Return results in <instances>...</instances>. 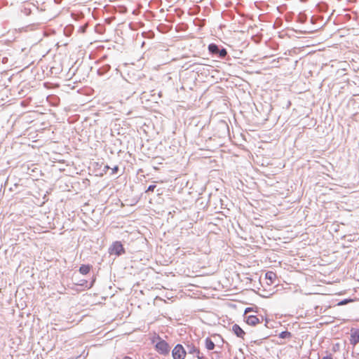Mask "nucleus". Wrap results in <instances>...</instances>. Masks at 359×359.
I'll use <instances>...</instances> for the list:
<instances>
[{
    "label": "nucleus",
    "instance_id": "1",
    "mask_svg": "<svg viewBox=\"0 0 359 359\" xmlns=\"http://www.w3.org/2000/svg\"><path fill=\"white\" fill-rule=\"evenodd\" d=\"M151 344H155V350L162 355H167L170 353V346L158 334H154L151 339Z\"/></svg>",
    "mask_w": 359,
    "mask_h": 359
},
{
    "label": "nucleus",
    "instance_id": "2",
    "mask_svg": "<svg viewBox=\"0 0 359 359\" xmlns=\"http://www.w3.org/2000/svg\"><path fill=\"white\" fill-rule=\"evenodd\" d=\"M15 50L12 48H1V63L13 66L15 63Z\"/></svg>",
    "mask_w": 359,
    "mask_h": 359
},
{
    "label": "nucleus",
    "instance_id": "3",
    "mask_svg": "<svg viewBox=\"0 0 359 359\" xmlns=\"http://www.w3.org/2000/svg\"><path fill=\"white\" fill-rule=\"evenodd\" d=\"M209 53L218 58L224 59L227 55V50L224 47H220L216 43H212L208 47Z\"/></svg>",
    "mask_w": 359,
    "mask_h": 359
},
{
    "label": "nucleus",
    "instance_id": "4",
    "mask_svg": "<svg viewBox=\"0 0 359 359\" xmlns=\"http://www.w3.org/2000/svg\"><path fill=\"white\" fill-rule=\"evenodd\" d=\"M110 255H114L119 257L126 253V250L121 241H114L111 243L108 249Z\"/></svg>",
    "mask_w": 359,
    "mask_h": 359
},
{
    "label": "nucleus",
    "instance_id": "5",
    "mask_svg": "<svg viewBox=\"0 0 359 359\" xmlns=\"http://www.w3.org/2000/svg\"><path fill=\"white\" fill-rule=\"evenodd\" d=\"M187 354V351L184 349V346L177 344L175 345L174 348L172 351V355L173 359H184Z\"/></svg>",
    "mask_w": 359,
    "mask_h": 359
},
{
    "label": "nucleus",
    "instance_id": "6",
    "mask_svg": "<svg viewBox=\"0 0 359 359\" xmlns=\"http://www.w3.org/2000/svg\"><path fill=\"white\" fill-rule=\"evenodd\" d=\"M4 86H5V87L4 88H1V96L5 94L6 98L5 99L4 97H1V102L5 101V102L1 103V107L5 105L6 103L9 102L12 100L14 99L13 97V95L11 93H10V96L12 97L9 98V96L8 95V93L10 92L11 90L8 88V86H6V83H4Z\"/></svg>",
    "mask_w": 359,
    "mask_h": 359
},
{
    "label": "nucleus",
    "instance_id": "7",
    "mask_svg": "<svg viewBox=\"0 0 359 359\" xmlns=\"http://www.w3.org/2000/svg\"><path fill=\"white\" fill-rule=\"evenodd\" d=\"M245 322L251 326H255L257 324L259 323L261 321L259 318L255 315H249L245 316Z\"/></svg>",
    "mask_w": 359,
    "mask_h": 359
},
{
    "label": "nucleus",
    "instance_id": "8",
    "mask_svg": "<svg viewBox=\"0 0 359 359\" xmlns=\"http://www.w3.org/2000/svg\"><path fill=\"white\" fill-rule=\"evenodd\" d=\"M231 331L237 337L244 339L245 332L238 324H233L232 325Z\"/></svg>",
    "mask_w": 359,
    "mask_h": 359
},
{
    "label": "nucleus",
    "instance_id": "9",
    "mask_svg": "<svg viewBox=\"0 0 359 359\" xmlns=\"http://www.w3.org/2000/svg\"><path fill=\"white\" fill-rule=\"evenodd\" d=\"M350 343L352 345H355L359 343V329H351Z\"/></svg>",
    "mask_w": 359,
    "mask_h": 359
},
{
    "label": "nucleus",
    "instance_id": "10",
    "mask_svg": "<svg viewBox=\"0 0 359 359\" xmlns=\"http://www.w3.org/2000/svg\"><path fill=\"white\" fill-rule=\"evenodd\" d=\"M187 348L189 354H195L196 355L200 353V349L193 344H187Z\"/></svg>",
    "mask_w": 359,
    "mask_h": 359
},
{
    "label": "nucleus",
    "instance_id": "11",
    "mask_svg": "<svg viewBox=\"0 0 359 359\" xmlns=\"http://www.w3.org/2000/svg\"><path fill=\"white\" fill-rule=\"evenodd\" d=\"M91 268L92 266L90 264H81L79 267V271L83 275H86L90 272Z\"/></svg>",
    "mask_w": 359,
    "mask_h": 359
},
{
    "label": "nucleus",
    "instance_id": "12",
    "mask_svg": "<svg viewBox=\"0 0 359 359\" xmlns=\"http://www.w3.org/2000/svg\"><path fill=\"white\" fill-rule=\"evenodd\" d=\"M111 69L109 65H104L97 69V74L100 76H103L107 74Z\"/></svg>",
    "mask_w": 359,
    "mask_h": 359
},
{
    "label": "nucleus",
    "instance_id": "13",
    "mask_svg": "<svg viewBox=\"0 0 359 359\" xmlns=\"http://www.w3.org/2000/svg\"><path fill=\"white\" fill-rule=\"evenodd\" d=\"M205 348L208 351L213 350L215 346V343L211 340V339L210 337H207L205 339Z\"/></svg>",
    "mask_w": 359,
    "mask_h": 359
},
{
    "label": "nucleus",
    "instance_id": "14",
    "mask_svg": "<svg viewBox=\"0 0 359 359\" xmlns=\"http://www.w3.org/2000/svg\"><path fill=\"white\" fill-rule=\"evenodd\" d=\"M280 339H290L292 337V333L287 330L283 331L278 334Z\"/></svg>",
    "mask_w": 359,
    "mask_h": 359
},
{
    "label": "nucleus",
    "instance_id": "15",
    "mask_svg": "<svg viewBox=\"0 0 359 359\" xmlns=\"http://www.w3.org/2000/svg\"><path fill=\"white\" fill-rule=\"evenodd\" d=\"M276 277V273L272 271H268L265 274V278L268 280H270L271 283H273V280H274Z\"/></svg>",
    "mask_w": 359,
    "mask_h": 359
},
{
    "label": "nucleus",
    "instance_id": "16",
    "mask_svg": "<svg viewBox=\"0 0 359 359\" xmlns=\"http://www.w3.org/2000/svg\"><path fill=\"white\" fill-rule=\"evenodd\" d=\"M306 15L302 13H299L297 15V21L300 23H304L306 21Z\"/></svg>",
    "mask_w": 359,
    "mask_h": 359
},
{
    "label": "nucleus",
    "instance_id": "17",
    "mask_svg": "<svg viewBox=\"0 0 359 359\" xmlns=\"http://www.w3.org/2000/svg\"><path fill=\"white\" fill-rule=\"evenodd\" d=\"M1 81L4 80V79H7L8 81H11V79L12 77L11 75H9L8 73L7 72L6 70H4V72H1Z\"/></svg>",
    "mask_w": 359,
    "mask_h": 359
},
{
    "label": "nucleus",
    "instance_id": "18",
    "mask_svg": "<svg viewBox=\"0 0 359 359\" xmlns=\"http://www.w3.org/2000/svg\"><path fill=\"white\" fill-rule=\"evenodd\" d=\"M318 9L321 12H325L327 8V5L325 3H319L317 4Z\"/></svg>",
    "mask_w": 359,
    "mask_h": 359
},
{
    "label": "nucleus",
    "instance_id": "19",
    "mask_svg": "<svg viewBox=\"0 0 359 359\" xmlns=\"http://www.w3.org/2000/svg\"><path fill=\"white\" fill-rule=\"evenodd\" d=\"M156 184H150L147 189L146 190V193H149V192H153L154 191V189H156Z\"/></svg>",
    "mask_w": 359,
    "mask_h": 359
},
{
    "label": "nucleus",
    "instance_id": "20",
    "mask_svg": "<svg viewBox=\"0 0 359 359\" xmlns=\"http://www.w3.org/2000/svg\"><path fill=\"white\" fill-rule=\"evenodd\" d=\"M219 127L224 130H228L229 128L228 125L225 121H222L219 123Z\"/></svg>",
    "mask_w": 359,
    "mask_h": 359
},
{
    "label": "nucleus",
    "instance_id": "21",
    "mask_svg": "<svg viewBox=\"0 0 359 359\" xmlns=\"http://www.w3.org/2000/svg\"><path fill=\"white\" fill-rule=\"evenodd\" d=\"M118 165H115L114 166V168H111V175H115L118 172Z\"/></svg>",
    "mask_w": 359,
    "mask_h": 359
},
{
    "label": "nucleus",
    "instance_id": "22",
    "mask_svg": "<svg viewBox=\"0 0 359 359\" xmlns=\"http://www.w3.org/2000/svg\"><path fill=\"white\" fill-rule=\"evenodd\" d=\"M254 311V308L253 307H247L245 311H244V317L246 316L245 315L248 313H250L251 311Z\"/></svg>",
    "mask_w": 359,
    "mask_h": 359
},
{
    "label": "nucleus",
    "instance_id": "23",
    "mask_svg": "<svg viewBox=\"0 0 359 359\" xmlns=\"http://www.w3.org/2000/svg\"><path fill=\"white\" fill-rule=\"evenodd\" d=\"M350 301H351V299H344V300L341 301V302L339 303V305H344V304H346L348 302H350Z\"/></svg>",
    "mask_w": 359,
    "mask_h": 359
},
{
    "label": "nucleus",
    "instance_id": "24",
    "mask_svg": "<svg viewBox=\"0 0 359 359\" xmlns=\"http://www.w3.org/2000/svg\"><path fill=\"white\" fill-rule=\"evenodd\" d=\"M95 279H93L92 281L89 283V285H86V287H88V288H90L93 287L94 283H95Z\"/></svg>",
    "mask_w": 359,
    "mask_h": 359
},
{
    "label": "nucleus",
    "instance_id": "25",
    "mask_svg": "<svg viewBox=\"0 0 359 359\" xmlns=\"http://www.w3.org/2000/svg\"><path fill=\"white\" fill-rule=\"evenodd\" d=\"M322 359H332V355L331 353H330L329 355L323 357Z\"/></svg>",
    "mask_w": 359,
    "mask_h": 359
},
{
    "label": "nucleus",
    "instance_id": "26",
    "mask_svg": "<svg viewBox=\"0 0 359 359\" xmlns=\"http://www.w3.org/2000/svg\"><path fill=\"white\" fill-rule=\"evenodd\" d=\"M109 169H110V167L108 165H106L104 167L103 171L106 173L107 170H108Z\"/></svg>",
    "mask_w": 359,
    "mask_h": 359
},
{
    "label": "nucleus",
    "instance_id": "27",
    "mask_svg": "<svg viewBox=\"0 0 359 359\" xmlns=\"http://www.w3.org/2000/svg\"><path fill=\"white\" fill-rule=\"evenodd\" d=\"M196 357L198 359H205V358H204V357H203V355H201V352L199 353V354H198V355H196Z\"/></svg>",
    "mask_w": 359,
    "mask_h": 359
},
{
    "label": "nucleus",
    "instance_id": "28",
    "mask_svg": "<svg viewBox=\"0 0 359 359\" xmlns=\"http://www.w3.org/2000/svg\"><path fill=\"white\" fill-rule=\"evenodd\" d=\"M79 29H80V31L81 32H85V31H86V27H85L81 26V27H80Z\"/></svg>",
    "mask_w": 359,
    "mask_h": 359
},
{
    "label": "nucleus",
    "instance_id": "29",
    "mask_svg": "<svg viewBox=\"0 0 359 359\" xmlns=\"http://www.w3.org/2000/svg\"><path fill=\"white\" fill-rule=\"evenodd\" d=\"M268 323H269V320L267 318H265V325H264L266 327H268V325H267Z\"/></svg>",
    "mask_w": 359,
    "mask_h": 359
},
{
    "label": "nucleus",
    "instance_id": "30",
    "mask_svg": "<svg viewBox=\"0 0 359 359\" xmlns=\"http://www.w3.org/2000/svg\"><path fill=\"white\" fill-rule=\"evenodd\" d=\"M123 359H132V358L128 356H126Z\"/></svg>",
    "mask_w": 359,
    "mask_h": 359
},
{
    "label": "nucleus",
    "instance_id": "31",
    "mask_svg": "<svg viewBox=\"0 0 359 359\" xmlns=\"http://www.w3.org/2000/svg\"><path fill=\"white\" fill-rule=\"evenodd\" d=\"M123 9H124V11H122L123 13V12H126V8H124Z\"/></svg>",
    "mask_w": 359,
    "mask_h": 359
}]
</instances>
